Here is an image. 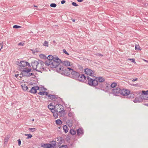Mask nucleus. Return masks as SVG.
<instances>
[{
	"instance_id": "obj_54",
	"label": "nucleus",
	"mask_w": 148,
	"mask_h": 148,
	"mask_svg": "<svg viewBox=\"0 0 148 148\" xmlns=\"http://www.w3.org/2000/svg\"><path fill=\"white\" fill-rule=\"evenodd\" d=\"M77 1L79 2H82L83 0H77Z\"/></svg>"
},
{
	"instance_id": "obj_30",
	"label": "nucleus",
	"mask_w": 148,
	"mask_h": 148,
	"mask_svg": "<svg viewBox=\"0 0 148 148\" xmlns=\"http://www.w3.org/2000/svg\"><path fill=\"white\" fill-rule=\"evenodd\" d=\"M117 86V84L116 83H113L111 85V87L113 88H116V86Z\"/></svg>"
},
{
	"instance_id": "obj_10",
	"label": "nucleus",
	"mask_w": 148,
	"mask_h": 148,
	"mask_svg": "<svg viewBox=\"0 0 148 148\" xmlns=\"http://www.w3.org/2000/svg\"><path fill=\"white\" fill-rule=\"evenodd\" d=\"M95 78L96 79L97 81L98 85L99 84L100 85V87L103 88V85H101V84H100V83L103 82L105 81V79L102 77H96Z\"/></svg>"
},
{
	"instance_id": "obj_60",
	"label": "nucleus",
	"mask_w": 148,
	"mask_h": 148,
	"mask_svg": "<svg viewBox=\"0 0 148 148\" xmlns=\"http://www.w3.org/2000/svg\"><path fill=\"white\" fill-rule=\"evenodd\" d=\"M145 105H146L147 106H148V104H145Z\"/></svg>"
},
{
	"instance_id": "obj_18",
	"label": "nucleus",
	"mask_w": 148,
	"mask_h": 148,
	"mask_svg": "<svg viewBox=\"0 0 148 148\" xmlns=\"http://www.w3.org/2000/svg\"><path fill=\"white\" fill-rule=\"evenodd\" d=\"M58 139L59 141L58 143V144L60 146V145L62 143H64V140L62 137H59Z\"/></svg>"
},
{
	"instance_id": "obj_44",
	"label": "nucleus",
	"mask_w": 148,
	"mask_h": 148,
	"mask_svg": "<svg viewBox=\"0 0 148 148\" xmlns=\"http://www.w3.org/2000/svg\"><path fill=\"white\" fill-rule=\"evenodd\" d=\"M72 4L74 6H78V5L77 4V3L74 2H73L72 3Z\"/></svg>"
},
{
	"instance_id": "obj_27",
	"label": "nucleus",
	"mask_w": 148,
	"mask_h": 148,
	"mask_svg": "<svg viewBox=\"0 0 148 148\" xmlns=\"http://www.w3.org/2000/svg\"><path fill=\"white\" fill-rule=\"evenodd\" d=\"M51 145L53 146V148L56 146V141L53 140L51 142Z\"/></svg>"
},
{
	"instance_id": "obj_49",
	"label": "nucleus",
	"mask_w": 148,
	"mask_h": 148,
	"mask_svg": "<svg viewBox=\"0 0 148 148\" xmlns=\"http://www.w3.org/2000/svg\"><path fill=\"white\" fill-rule=\"evenodd\" d=\"M137 79H138V78H135L133 79L132 81V82H134V81H135L137 80Z\"/></svg>"
},
{
	"instance_id": "obj_24",
	"label": "nucleus",
	"mask_w": 148,
	"mask_h": 148,
	"mask_svg": "<svg viewBox=\"0 0 148 148\" xmlns=\"http://www.w3.org/2000/svg\"><path fill=\"white\" fill-rule=\"evenodd\" d=\"M62 122L60 119H58L56 121V123L58 125H61L62 124Z\"/></svg>"
},
{
	"instance_id": "obj_40",
	"label": "nucleus",
	"mask_w": 148,
	"mask_h": 148,
	"mask_svg": "<svg viewBox=\"0 0 148 148\" xmlns=\"http://www.w3.org/2000/svg\"><path fill=\"white\" fill-rule=\"evenodd\" d=\"M139 45H136L135 46V49L136 50H140L139 49Z\"/></svg>"
},
{
	"instance_id": "obj_8",
	"label": "nucleus",
	"mask_w": 148,
	"mask_h": 148,
	"mask_svg": "<svg viewBox=\"0 0 148 148\" xmlns=\"http://www.w3.org/2000/svg\"><path fill=\"white\" fill-rule=\"evenodd\" d=\"M121 90V89L118 87L113 88L112 89V93L115 96H119L120 95Z\"/></svg>"
},
{
	"instance_id": "obj_46",
	"label": "nucleus",
	"mask_w": 148,
	"mask_h": 148,
	"mask_svg": "<svg viewBox=\"0 0 148 148\" xmlns=\"http://www.w3.org/2000/svg\"><path fill=\"white\" fill-rule=\"evenodd\" d=\"M18 141V145L20 146L21 143V141L20 139H19Z\"/></svg>"
},
{
	"instance_id": "obj_17",
	"label": "nucleus",
	"mask_w": 148,
	"mask_h": 148,
	"mask_svg": "<svg viewBox=\"0 0 148 148\" xmlns=\"http://www.w3.org/2000/svg\"><path fill=\"white\" fill-rule=\"evenodd\" d=\"M61 64L66 66H70V62L68 61H62L60 63V64L61 65Z\"/></svg>"
},
{
	"instance_id": "obj_39",
	"label": "nucleus",
	"mask_w": 148,
	"mask_h": 148,
	"mask_svg": "<svg viewBox=\"0 0 148 148\" xmlns=\"http://www.w3.org/2000/svg\"><path fill=\"white\" fill-rule=\"evenodd\" d=\"M40 57L42 58L43 59H46L47 58L46 56L43 54H41L40 56Z\"/></svg>"
},
{
	"instance_id": "obj_62",
	"label": "nucleus",
	"mask_w": 148,
	"mask_h": 148,
	"mask_svg": "<svg viewBox=\"0 0 148 148\" xmlns=\"http://www.w3.org/2000/svg\"><path fill=\"white\" fill-rule=\"evenodd\" d=\"M32 121H34V119H32Z\"/></svg>"
},
{
	"instance_id": "obj_34",
	"label": "nucleus",
	"mask_w": 148,
	"mask_h": 148,
	"mask_svg": "<svg viewBox=\"0 0 148 148\" xmlns=\"http://www.w3.org/2000/svg\"><path fill=\"white\" fill-rule=\"evenodd\" d=\"M29 130L32 132H34L36 130V129L35 128H29Z\"/></svg>"
},
{
	"instance_id": "obj_19",
	"label": "nucleus",
	"mask_w": 148,
	"mask_h": 148,
	"mask_svg": "<svg viewBox=\"0 0 148 148\" xmlns=\"http://www.w3.org/2000/svg\"><path fill=\"white\" fill-rule=\"evenodd\" d=\"M142 101L141 97L140 96L139 97H137L135 98L133 101L134 103H137L138 102H141Z\"/></svg>"
},
{
	"instance_id": "obj_3",
	"label": "nucleus",
	"mask_w": 148,
	"mask_h": 148,
	"mask_svg": "<svg viewBox=\"0 0 148 148\" xmlns=\"http://www.w3.org/2000/svg\"><path fill=\"white\" fill-rule=\"evenodd\" d=\"M55 112H58L61 114V117L64 116L65 110H64V107L62 105L60 104H57L55 106Z\"/></svg>"
},
{
	"instance_id": "obj_33",
	"label": "nucleus",
	"mask_w": 148,
	"mask_h": 148,
	"mask_svg": "<svg viewBox=\"0 0 148 148\" xmlns=\"http://www.w3.org/2000/svg\"><path fill=\"white\" fill-rule=\"evenodd\" d=\"M46 148H53V146L50 144L47 143Z\"/></svg>"
},
{
	"instance_id": "obj_21",
	"label": "nucleus",
	"mask_w": 148,
	"mask_h": 148,
	"mask_svg": "<svg viewBox=\"0 0 148 148\" xmlns=\"http://www.w3.org/2000/svg\"><path fill=\"white\" fill-rule=\"evenodd\" d=\"M134 97V95L130 92L127 95L126 98L129 99L132 98Z\"/></svg>"
},
{
	"instance_id": "obj_50",
	"label": "nucleus",
	"mask_w": 148,
	"mask_h": 148,
	"mask_svg": "<svg viewBox=\"0 0 148 148\" xmlns=\"http://www.w3.org/2000/svg\"><path fill=\"white\" fill-rule=\"evenodd\" d=\"M45 92V94L46 95L48 96L49 97L48 92H47L44 91Z\"/></svg>"
},
{
	"instance_id": "obj_53",
	"label": "nucleus",
	"mask_w": 148,
	"mask_h": 148,
	"mask_svg": "<svg viewBox=\"0 0 148 148\" xmlns=\"http://www.w3.org/2000/svg\"><path fill=\"white\" fill-rule=\"evenodd\" d=\"M15 76L16 77H17V78H18V74H15Z\"/></svg>"
},
{
	"instance_id": "obj_25",
	"label": "nucleus",
	"mask_w": 148,
	"mask_h": 148,
	"mask_svg": "<svg viewBox=\"0 0 148 148\" xmlns=\"http://www.w3.org/2000/svg\"><path fill=\"white\" fill-rule=\"evenodd\" d=\"M22 87L23 90L26 91L28 89V87L27 86H26L25 84H23V85H22Z\"/></svg>"
},
{
	"instance_id": "obj_15",
	"label": "nucleus",
	"mask_w": 148,
	"mask_h": 148,
	"mask_svg": "<svg viewBox=\"0 0 148 148\" xmlns=\"http://www.w3.org/2000/svg\"><path fill=\"white\" fill-rule=\"evenodd\" d=\"M77 135L78 136H82L84 135V132L82 128H79L77 130Z\"/></svg>"
},
{
	"instance_id": "obj_55",
	"label": "nucleus",
	"mask_w": 148,
	"mask_h": 148,
	"mask_svg": "<svg viewBox=\"0 0 148 148\" xmlns=\"http://www.w3.org/2000/svg\"><path fill=\"white\" fill-rule=\"evenodd\" d=\"M144 61L146 62L147 63H148V60L144 59Z\"/></svg>"
},
{
	"instance_id": "obj_45",
	"label": "nucleus",
	"mask_w": 148,
	"mask_h": 148,
	"mask_svg": "<svg viewBox=\"0 0 148 148\" xmlns=\"http://www.w3.org/2000/svg\"><path fill=\"white\" fill-rule=\"evenodd\" d=\"M129 60H131L132 62H133L134 63H136V62L134 59H130Z\"/></svg>"
},
{
	"instance_id": "obj_58",
	"label": "nucleus",
	"mask_w": 148,
	"mask_h": 148,
	"mask_svg": "<svg viewBox=\"0 0 148 148\" xmlns=\"http://www.w3.org/2000/svg\"><path fill=\"white\" fill-rule=\"evenodd\" d=\"M3 46L2 45L1 47V49L2 48V47H3Z\"/></svg>"
},
{
	"instance_id": "obj_4",
	"label": "nucleus",
	"mask_w": 148,
	"mask_h": 148,
	"mask_svg": "<svg viewBox=\"0 0 148 148\" xmlns=\"http://www.w3.org/2000/svg\"><path fill=\"white\" fill-rule=\"evenodd\" d=\"M88 84L92 86L95 87L98 85L97 81L96 79H92L88 76H86Z\"/></svg>"
},
{
	"instance_id": "obj_23",
	"label": "nucleus",
	"mask_w": 148,
	"mask_h": 148,
	"mask_svg": "<svg viewBox=\"0 0 148 148\" xmlns=\"http://www.w3.org/2000/svg\"><path fill=\"white\" fill-rule=\"evenodd\" d=\"M63 129L65 133H66L68 132V127L66 125H64L63 126Z\"/></svg>"
},
{
	"instance_id": "obj_14",
	"label": "nucleus",
	"mask_w": 148,
	"mask_h": 148,
	"mask_svg": "<svg viewBox=\"0 0 148 148\" xmlns=\"http://www.w3.org/2000/svg\"><path fill=\"white\" fill-rule=\"evenodd\" d=\"M39 64V62L37 61L34 60L32 62V68L34 70H36L38 64Z\"/></svg>"
},
{
	"instance_id": "obj_12",
	"label": "nucleus",
	"mask_w": 148,
	"mask_h": 148,
	"mask_svg": "<svg viewBox=\"0 0 148 148\" xmlns=\"http://www.w3.org/2000/svg\"><path fill=\"white\" fill-rule=\"evenodd\" d=\"M79 81L80 82H86V77L84 74H82L80 75L77 78Z\"/></svg>"
},
{
	"instance_id": "obj_36",
	"label": "nucleus",
	"mask_w": 148,
	"mask_h": 148,
	"mask_svg": "<svg viewBox=\"0 0 148 148\" xmlns=\"http://www.w3.org/2000/svg\"><path fill=\"white\" fill-rule=\"evenodd\" d=\"M43 45L44 46H46V47H48V42L45 41L43 43Z\"/></svg>"
},
{
	"instance_id": "obj_28",
	"label": "nucleus",
	"mask_w": 148,
	"mask_h": 148,
	"mask_svg": "<svg viewBox=\"0 0 148 148\" xmlns=\"http://www.w3.org/2000/svg\"><path fill=\"white\" fill-rule=\"evenodd\" d=\"M53 113V115L54 117L56 118H58V114L57 113L58 112H55L51 111Z\"/></svg>"
},
{
	"instance_id": "obj_22",
	"label": "nucleus",
	"mask_w": 148,
	"mask_h": 148,
	"mask_svg": "<svg viewBox=\"0 0 148 148\" xmlns=\"http://www.w3.org/2000/svg\"><path fill=\"white\" fill-rule=\"evenodd\" d=\"M48 108L49 109L51 110H55V106L51 104H49L48 106Z\"/></svg>"
},
{
	"instance_id": "obj_37",
	"label": "nucleus",
	"mask_w": 148,
	"mask_h": 148,
	"mask_svg": "<svg viewBox=\"0 0 148 148\" xmlns=\"http://www.w3.org/2000/svg\"><path fill=\"white\" fill-rule=\"evenodd\" d=\"M56 6L57 5L56 4L54 3H51L50 5V6L51 7L53 8H55Z\"/></svg>"
},
{
	"instance_id": "obj_7",
	"label": "nucleus",
	"mask_w": 148,
	"mask_h": 148,
	"mask_svg": "<svg viewBox=\"0 0 148 148\" xmlns=\"http://www.w3.org/2000/svg\"><path fill=\"white\" fill-rule=\"evenodd\" d=\"M71 70L72 71L70 75L71 77L74 79H77L79 76V73L74 71L73 69Z\"/></svg>"
},
{
	"instance_id": "obj_20",
	"label": "nucleus",
	"mask_w": 148,
	"mask_h": 148,
	"mask_svg": "<svg viewBox=\"0 0 148 148\" xmlns=\"http://www.w3.org/2000/svg\"><path fill=\"white\" fill-rule=\"evenodd\" d=\"M10 138L9 136L8 135L7 136L4 138V145L6 146V144L8 142V140Z\"/></svg>"
},
{
	"instance_id": "obj_57",
	"label": "nucleus",
	"mask_w": 148,
	"mask_h": 148,
	"mask_svg": "<svg viewBox=\"0 0 148 148\" xmlns=\"http://www.w3.org/2000/svg\"><path fill=\"white\" fill-rule=\"evenodd\" d=\"M34 6L35 7H37V6L36 5H34Z\"/></svg>"
},
{
	"instance_id": "obj_32",
	"label": "nucleus",
	"mask_w": 148,
	"mask_h": 148,
	"mask_svg": "<svg viewBox=\"0 0 148 148\" xmlns=\"http://www.w3.org/2000/svg\"><path fill=\"white\" fill-rule=\"evenodd\" d=\"M142 93L144 95H148V90L146 91L142 90Z\"/></svg>"
},
{
	"instance_id": "obj_59",
	"label": "nucleus",
	"mask_w": 148,
	"mask_h": 148,
	"mask_svg": "<svg viewBox=\"0 0 148 148\" xmlns=\"http://www.w3.org/2000/svg\"><path fill=\"white\" fill-rule=\"evenodd\" d=\"M73 22H75V20H73Z\"/></svg>"
},
{
	"instance_id": "obj_2",
	"label": "nucleus",
	"mask_w": 148,
	"mask_h": 148,
	"mask_svg": "<svg viewBox=\"0 0 148 148\" xmlns=\"http://www.w3.org/2000/svg\"><path fill=\"white\" fill-rule=\"evenodd\" d=\"M59 67H60V70H57V68H56V71L61 73L63 74L64 75L66 76H68L70 75L72 69L69 67H64L63 66H61V65L59 64Z\"/></svg>"
},
{
	"instance_id": "obj_9",
	"label": "nucleus",
	"mask_w": 148,
	"mask_h": 148,
	"mask_svg": "<svg viewBox=\"0 0 148 148\" xmlns=\"http://www.w3.org/2000/svg\"><path fill=\"white\" fill-rule=\"evenodd\" d=\"M84 72L85 74L87 75V76L89 75L92 77H94L93 75V72L91 69L86 68L85 69Z\"/></svg>"
},
{
	"instance_id": "obj_6",
	"label": "nucleus",
	"mask_w": 148,
	"mask_h": 148,
	"mask_svg": "<svg viewBox=\"0 0 148 148\" xmlns=\"http://www.w3.org/2000/svg\"><path fill=\"white\" fill-rule=\"evenodd\" d=\"M45 62L41 60H39V64H38L36 70L38 72L42 73L41 71H45V69L44 66V64Z\"/></svg>"
},
{
	"instance_id": "obj_31",
	"label": "nucleus",
	"mask_w": 148,
	"mask_h": 148,
	"mask_svg": "<svg viewBox=\"0 0 148 148\" xmlns=\"http://www.w3.org/2000/svg\"><path fill=\"white\" fill-rule=\"evenodd\" d=\"M49 97L52 100L53 99L56 98V96L55 95H49Z\"/></svg>"
},
{
	"instance_id": "obj_5",
	"label": "nucleus",
	"mask_w": 148,
	"mask_h": 148,
	"mask_svg": "<svg viewBox=\"0 0 148 148\" xmlns=\"http://www.w3.org/2000/svg\"><path fill=\"white\" fill-rule=\"evenodd\" d=\"M31 69H26L21 70L22 71L21 74L23 76L29 77L34 75L33 73H29L31 71Z\"/></svg>"
},
{
	"instance_id": "obj_56",
	"label": "nucleus",
	"mask_w": 148,
	"mask_h": 148,
	"mask_svg": "<svg viewBox=\"0 0 148 148\" xmlns=\"http://www.w3.org/2000/svg\"><path fill=\"white\" fill-rule=\"evenodd\" d=\"M69 125H70V126H71L72 125V123H71Z\"/></svg>"
},
{
	"instance_id": "obj_64",
	"label": "nucleus",
	"mask_w": 148,
	"mask_h": 148,
	"mask_svg": "<svg viewBox=\"0 0 148 148\" xmlns=\"http://www.w3.org/2000/svg\"><path fill=\"white\" fill-rule=\"evenodd\" d=\"M101 56H103V55H101Z\"/></svg>"
},
{
	"instance_id": "obj_43",
	"label": "nucleus",
	"mask_w": 148,
	"mask_h": 148,
	"mask_svg": "<svg viewBox=\"0 0 148 148\" xmlns=\"http://www.w3.org/2000/svg\"><path fill=\"white\" fill-rule=\"evenodd\" d=\"M38 94L40 95H45V92L44 91L40 92H38Z\"/></svg>"
},
{
	"instance_id": "obj_48",
	"label": "nucleus",
	"mask_w": 148,
	"mask_h": 148,
	"mask_svg": "<svg viewBox=\"0 0 148 148\" xmlns=\"http://www.w3.org/2000/svg\"><path fill=\"white\" fill-rule=\"evenodd\" d=\"M21 74H20V75L19 76L18 75V78H17V79L18 80H19L21 79Z\"/></svg>"
},
{
	"instance_id": "obj_13",
	"label": "nucleus",
	"mask_w": 148,
	"mask_h": 148,
	"mask_svg": "<svg viewBox=\"0 0 148 148\" xmlns=\"http://www.w3.org/2000/svg\"><path fill=\"white\" fill-rule=\"evenodd\" d=\"M130 93V91L128 90L123 89L121 90L120 95H122L127 97V95Z\"/></svg>"
},
{
	"instance_id": "obj_26",
	"label": "nucleus",
	"mask_w": 148,
	"mask_h": 148,
	"mask_svg": "<svg viewBox=\"0 0 148 148\" xmlns=\"http://www.w3.org/2000/svg\"><path fill=\"white\" fill-rule=\"evenodd\" d=\"M70 133L72 135H74L76 133V131L73 129H71L70 131Z\"/></svg>"
},
{
	"instance_id": "obj_63",
	"label": "nucleus",
	"mask_w": 148,
	"mask_h": 148,
	"mask_svg": "<svg viewBox=\"0 0 148 148\" xmlns=\"http://www.w3.org/2000/svg\"><path fill=\"white\" fill-rule=\"evenodd\" d=\"M101 56H103V55H101Z\"/></svg>"
},
{
	"instance_id": "obj_42",
	"label": "nucleus",
	"mask_w": 148,
	"mask_h": 148,
	"mask_svg": "<svg viewBox=\"0 0 148 148\" xmlns=\"http://www.w3.org/2000/svg\"><path fill=\"white\" fill-rule=\"evenodd\" d=\"M59 148H68V147L67 145H62Z\"/></svg>"
},
{
	"instance_id": "obj_11",
	"label": "nucleus",
	"mask_w": 148,
	"mask_h": 148,
	"mask_svg": "<svg viewBox=\"0 0 148 148\" xmlns=\"http://www.w3.org/2000/svg\"><path fill=\"white\" fill-rule=\"evenodd\" d=\"M19 66L20 67H25L27 66H30V64L28 62L24 61H21L19 63Z\"/></svg>"
},
{
	"instance_id": "obj_61",
	"label": "nucleus",
	"mask_w": 148,
	"mask_h": 148,
	"mask_svg": "<svg viewBox=\"0 0 148 148\" xmlns=\"http://www.w3.org/2000/svg\"><path fill=\"white\" fill-rule=\"evenodd\" d=\"M53 42H55V40H54V41H53Z\"/></svg>"
},
{
	"instance_id": "obj_35",
	"label": "nucleus",
	"mask_w": 148,
	"mask_h": 148,
	"mask_svg": "<svg viewBox=\"0 0 148 148\" xmlns=\"http://www.w3.org/2000/svg\"><path fill=\"white\" fill-rule=\"evenodd\" d=\"M74 114L73 112H69L68 114V116L69 117H72L73 116V115Z\"/></svg>"
},
{
	"instance_id": "obj_1",
	"label": "nucleus",
	"mask_w": 148,
	"mask_h": 148,
	"mask_svg": "<svg viewBox=\"0 0 148 148\" xmlns=\"http://www.w3.org/2000/svg\"><path fill=\"white\" fill-rule=\"evenodd\" d=\"M47 59L45 62V64L46 66L50 67L52 68H57V70H60L61 68L59 67V65L61 62V60L57 56L49 55Z\"/></svg>"
},
{
	"instance_id": "obj_38",
	"label": "nucleus",
	"mask_w": 148,
	"mask_h": 148,
	"mask_svg": "<svg viewBox=\"0 0 148 148\" xmlns=\"http://www.w3.org/2000/svg\"><path fill=\"white\" fill-rule=\"evenodd\" d=\"M21 27L17 25H14L13 26V28L16 29H18L21 28Z\"/></svg>"
},
{
	"instance_id": "obj_51",
	"label": "nucleus",
	"mask_w": 148,
	"mask_h": 148,
	"mask_svg": "<svg viewBox=\"0 0 148 148\" xmlns=\"http://www.w3.org/2000/svg\"><path fill=\"white\" fill-rule=\"evenodd\" d=\"M23 45H24V44H23L22 43V42H20V43H19L18 44V45H21V46H23Z\"/></svg>"
},
{
	"instance_id": "obj_47",
	"label": "nucleus",
	"mask_w": 148,
	"mask_h": 148,
	"mask_svg": "<svg viewBox=\"0 0 148 148\" xmlns=\"http://www.w3.org/2000/svg\"><path fill=\"white\" fill-rule=\"evenodd\" d=\"M47 145V144H44L43 145H42V146L44 148H46Z\"/></svg>"
},
{
	"instance_id": "obj_41",
	"label": "nucleus",
	"mask_w": 148,
	"mask_h": 148,
	"mask_svg": "<svg viewBox=\"0 0 148 148\" xmlns=\"http://www.w3.org/2000/svg\"><path fill=\"white\" fill-rule=\"evenodd\" d=\"M63 52L64 53L67 55H69V54L66 51V50L65 49H63Z\"/></svg>"
},
{
	"instance_id": "obj_29",
	"label": "nucleus",
	"mask_w": 148,
	"mask_h": 148,
	"mask_svg": "<svg viewBox=\"0 0 148 148\" xmlns=\"http://www.w3.org/2000/svg\"><path fill=\"white\" fill-rule=\"evenodd\" d=\"M25 136H27V137L26 138L27 139H29V138H31L32 137V135L31 134H25Z\"/></svg>"
},
{
	"instance_id": "obj_52",
	"label": "nucleus",
	"mask_w": 148,
	"mask_h": 148,
	"mask_svg": "<svg viewBox=\"0 0 148 148\" xmlns=\"http://www.w3.org/2000/svg\"><path fill=\"white\" fill-rule=\"evenodd\" d=\"M66 2V1L65 0H62L61 1V3L62 4H63L65 3Z\"/></svg>"
},
{
	"instance_id": "obj_16",
	"label": "nucleus",
	"mask_w": 148,
	"mask_h": 148,
	"mask_svg": "<svg viewBox=\"0 0 148 148\" xmlns=\"http://www.w3.org/2000/svg\"><path fill=\"white\" fill-rule=\"evenodd\" d=\"M39 88L38 86H34L32 87L29 91L31 93L35 94L37 92V90H38Z\"/></svg>"
}]
</instances>
